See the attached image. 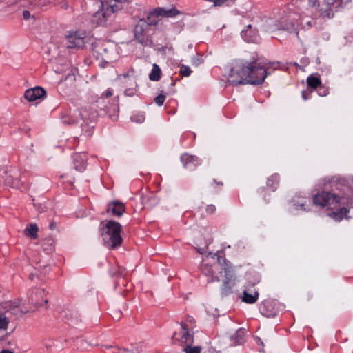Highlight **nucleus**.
Instances as JSON below:
<instances>
[{
  "label": "nucleus",
  "mask_w": 353,
  "mask_h": 353,
  "mask_svg": "<svg viewBox=\"0 0 353 353\" xmlns=\"http://www.w3.org/2000/svg\"><path fill=\"white\" fill-rule=\"evenodd\" d=\"M79 115V121H82L81 127L85 136H90L92 134L93 127H90L89 123L94 121L97 117V113L90 106L82 107L77 109L75 112Z\"/></svg>",
  "instance_id": "nucleus-7"
},
{
  "label": "nucleus",
  "mask_w": 353,
  "mask_h": 353,
  "mask_svg": "<svg viewBox=\"0 0 353 353\" xmlns=\"http://www.w3.org/2000/svg\"><path fill=\"white\" fill-rule=\"evenodd\" d=\"M241 37L248 43H258L260 41L259 35L253 32L250 25L248 26L246 30L241 32Z\"/></svg>",
  "instance_id": "nucleus-18"
},
{
  "label": "nucleus",
  "mask_w": 353,
  "mask_h": 353,
  "mask_svg": "<svg viewBox=\"0 0 353 353\" xmlns=\"http://www.w3.org/2000/svg\"><path fill=\"white\" fill-rule=\"evenodd\" d=\"M181 161H182L184 168L188 169H194L200 164L199 159L192 155L184 154L181 157Z\"/></svg>",
  "instance_id": "nucleus-16"
},
{
  "label": "nucleus",
  "mask_w": 353,
  "mask_h": 353,
  "mask_svg": "<svg viewBox=\"0 0 353 353\" xmlns=\"http://www.w3.org/2000/svg\"><path fill=\"white\" fill-rule=\"evenodd\" d=\"M125 94L128 96H133L135 94V90L132 88L126 89Z\"/></svg>",
  "instance_id": "nucleus-44"
},
{
  "label": "nucleus",
  "mask_w": 353,
  "mask_h": 353,
  "mask_svg": "<svg viewBox=\"0 0 353 353\" xmlns=\"http://www.w3.org/2000/svg\"><path fill=\"white\" fill-rule=\"evenodd\" d=\"M73 159L75 169L77 171H83L86 166V155L84 153L75 154Z\"/></svg>",
  "instance_id": "nucleus-19"
},
{
  "label": "nucleus",
  "mask_w": 353,
  "mask_h": 353,
  "mask_svg": "<svg viewBox=\"0 0 353 353\" xmlns=\"http://www.w3.org/2000/svg\"><path fill=\"white\" fill-rule=\"evenodd\" d=\"M149 25L151 24L149 23L148 19L147 21L142 19L139 21L134 29L135 39L144 46H149L151 43V40L146 34V30Z\"/></svg>",
  "instance_id": "nucleus-10"
},
{
  "label": "nucleus",
  "mask_w": 353,
  "mask_h": 353,
  "mask_svg": "<svg viewBox=\"0 0 353 353\" xmlns=\"http://www.w3.org/2000/svg\"><path fill=\"white\" fill-rule=\"evenodd\" d=\"M223 263H221V266L218 269L220 270V273L222 274H224V277L226 279H232L233 278V268L229 261H225L223 260Z\"/></svg>",
  "instance_id": "nucleus-20"
},
{
  "label": "nucleus",
  "mask_w": 353,
  "mask_h": 353,
  "mask_svg": "<svg viewBox=\"0 0 353 353\" xmlns=\"http://www.w3.org/2000/svg\"><path fill=\"white\" fill-rule=\"evenodd\" d=\"M351 0H324L320 5V15L323 18H331L334 13L343 5L348 3Z\"/></svg>",
  "instance_id": "nucleus-8"
},
{
  "label": "nucleus",
  "mask_w": 353,
  "mask_h": 353,
  "mask_svg": "<svg viewBox=\"0 0 353 353\" xmlns=\"http://www.w3.org/2000/svg\"><path fill=\"white\" fill-rule=\"evenodd\" d=\"M214 183H217L218 185H223V183L221 182H216L215 179H214Z\"/></svg>",
  "instance_id": "nucleus-49"
},
{
  "label": "nucleus",
  "mask_w": 353,
  "mask_h": 353,
  "mask_svg": "<svg viewBox=\"0 0 353 353\" xmlns=\"http://www.w3.org/2000/svg\"><path fill=\"white\" fill-rule=\"evenodd\" d=\"M319 88L318 93L319 96L325 97L329 94V88L327 87L321 85Z\"/></svg>",
  "instance_id": "nucleus-36"
},
{
  "label": "nucleus",
  "mask_w": 353,
  "mask_h": 353,
  "mask_svg": "<svg viewBox=\"0 0 353 353\" xmlns=\"http://www.w3.org/2000/svg\"><path fill=\"white\" fill-rule=\"evenodd\" d=\"M92 51L97 59L105 64L112 63L118 57L114 45L110 43L99 42L93 46Z\"/></svg>",
  "instance_id": "nucleus-5"
},
{
  "label": "nucleus",
  "mask_w": 353,
  "mask_h": 353,
  "mask_svg": "<svg viewBox=\"0 0 353 353\" xmlns=\"http://www.w3.org/2000/svg\"><path fill=\"white\" fill-rule=\"evenodd\" d=\"M46 292L42 288H33L28 292L27 299H16L1 303L0 311L21 315L34 312L39 307L47 303Z\"/></svg>",
  "instance_id": "nucleus-3"
},
{
  "label": "nucleus",
  "mask_w": 353,
  "mask_h": 353,
  "mask_svg": "<svg viewBox=\"0 0 353 353\" xmlns=\"http://www.w3.org/2000/svg\"><path fill=\"white\" fill-rule=\"evenodd\" d=\"M211 243V240L210 239H208L205 241V245L203 247H201L199 244L197 243V247L196 248L198 252L200 254H203L206 250L208 249V245Z\"/></svg>",
  "instance_id": "nucleus-35"
},
{
  "label": "nucleus",
  "mask_w": 353,
  "mask_h": 353,
  "mask_svg": "<svg viewBox=\"0 0 353 353\" xmlns=\"http://www.w3.org/2000/svg\"><path fill=\"white\" fill-rule=\"evenodd\" d=\"M220 266L221 261L219 257H218L217 262L212 265L203 262L201 266V271L203 274L212 277L209 281H219V278L216 275H215V274L216 271L218 270Z\"/></svg>",
  "instance_id": "nucleus-13"
},
{
  "label": "nucleus",
  "mask_w": 353,
  "mask_h": 353,
  "mask_svg": "<svg viewBox=\"0 0 353 353\" xmlns=\"http://www.w3.org/2000/svg\"><path fill=\"white\" fill-rule=\"evenodd\" d=\"M245 333L246 330L245 329L240 328L231 336V340L233 341L235 345H242L245 341Z\"/></svg>",
  "instance_id": "nucleus-23"
},
{
  "label": "nucleus",
  "mask_w": 353,
  "mask_h": 353,
  "mask_svg": "<svg viewBox=\"0 0 353 353\" xmlns=\"http://www.w3.org/2000/svg\"><path fill=\"white\" fill-rule=\"evenodd\" d=\"M184 351H185V353H200L201 348L199 347H191L190 345H186L184 347Z\"/></svg>",
  "instance_id": "nucleus-37"
},
{
  "label": "nucleus",
  "mask_w": 353,
  "mask_h": 353,
  "mask_svg": "<svg viewBox=\"0 0 353 353\" xmlns=\"http://www.w3.org/2000/svg\"><path fill=\"white\" fill-rule=\"evenodd\" d=\"M76 112L77 109L70 111L69 114L63 115L61 117L63 123L68 125L77 123L79 121V115H77Z\"/></svg>",
  "instance_id": "nucleus-21"
},
{
  "label": "nucleus",
  "mask_w": 353,
  "mask_h": 353,
  "mask_svg": "<svg viewBox=\"0 0 353 353\" xmlns=\"http://www.w3.org/2000/svg\"><path fill=\"white\" fill-rule=\"evenodd\" d=\"M35 276H36V275L32 273L29 275V279L31 280H33Z\"/></svg>",
  "instance_id": "nucleus-48"
},
{
  "label": "nucleus",
  "mask_w": 353,
  "mask_h": 353,
  "mask_svg": "<svg viewBox=\"0 0 353 353\" xmlns=\"http://www.w3.org/2000/svg\"><path fill=\"white\" fill-rule=\"evenodd\" d=\"M161 74V68H159V66L157 64L154 63L152 65V71L149 75L150 80L153 81H157L160 79Z\"/></svg>",
  "instance_id": "nucleus-26"
},
{
  "label": "nucleus",
  "mask_w": 353,
  "mask_h": 353,
  "mask_svg": "<svg viewBox=\"0 0 353 353\" xmlns=\"http://www.w3.org/2000/svg\"><path fill=\"white\" fill-rule=\"evenodd\" d=\"M113 94V92H112V90L110 89V88H108V90H106L101 95L102 97H105V98H109L110 97H112Z\"/></svg>",
  "instance_id": "nucleus-40"
},
{
  "label": "nucleus",
  "mask_w": 353,
  "mask_h": 353,
  "mask_svg": "<svg viewBox=\"0 0 353 353\" xmlns=\"http://www.w3.org/2000/svg\"><path fill=\"white\" fill-rule=\"evenodd\" d=\"M348 213V210L346 208L343 207L339 210L332 212L330 213V216L336 221H341L345 217Z\"/></svg>",
  "instance_id": "nucleus-27"
},
{
  "label": "nucleus",
  "mask_w": 353,
  "mask_h": 353,
  "mask_svg": "<svg viewBox=\"0 0 353 353\" xmlns=\"http://www.w3.org/2000/svg\"><path fill=\"white\" fill-rule=\"evenodd\" d=\"M9 323L10 319L5 314H0V334L7 332Z\"/></svg>",
  "instance_id": "nucleus-30"
},
{
  "label": "nucleus",
  "mask_w": 353,
  "mask_h": 353,
  "mask_svg": "<svg viewBox=\"0 0 353 353\" xmlns=\"http://www.w3.org/2000/svg\"><path fill=\"white\" fill-rule=\"evenodd\" d=\"M302 98L304 100L308 99L310 98V93L307 92V91H303L302 92Z\"/></svg>",
  "instance_id": "nucleus-45"
},
{
  "label": "nucleus",
  "mask_w": 353,
  "mask_h": 353,
  "mask_svg": "<svg viewBox=\"0 0 353 353\" xmlns=\"http://www.w3.org/2000/svg\"><path fill=\"white\" fill-rule=\"evenodd\" d=\"M23 19L25 20L30 19L32 17L30 12L28 10H23L22 12Z\"/></svg>",
  "instance_id": "nucleus-42"
},
{
  "label": "nucleus",
  "mask_w": 353,
  "mask_h": 353,
  "mask_svg": "<svg viewBox=\"0 0 353 353\" xmlns=\"http://www.w3.org/2000/svg\"><path fill=\"white\" fill-rule=\"evenodd\" d=\"M107 212L113 216L119 217L125 212V206L121 202L112 201L108 205Z\"/></svg>",
  "instance_id": "nucleus-17"
},
{
  "label": "nucleus",
  "mask_w": 353,
  "mask_h": 353,
  "mask_svg": "<svg viewBox=\"0 0 353 353\" xmlns=\"http://www.w3.org/2000/svg\"><path fill=\"white\" fill-rule=\"evenodd\" d=\"M131 120L134 122L142 123L145 120V117L143 114L133 115L131 117Z\"/></svg>",
  "instance_id": "nucleus-39"
},
{
  "label": "nucleus",
  "mask_w": 353,
  "mask_h": 353,
  "mask_svg": "<svg viewBox=\"0 0 353 353\" xmlns=\"http://www.w3.org/2000/svg\"><path fill=\"white\" fill-rule=\"evenodd\" d=\"M0 353H14V352L10 350H3L0 352Z\"/></svg>",
  "instance_id": "nucleus-47"
},
{
  "label": "nucleus",
  "mask_w": 353,
  "mask_h": 353,
  "mask_svg": "<svg viewBox=\"0 0 353 353\" xmlns=\"http://www.w3.org/2000/svg\"><path fill=\"white\" fill-rule=\"evenodd\" d=\"M46 95V91L41 87H35L28 89L25 92L24 97L28 101H34L43 99Z\"/></svg>",
  "instance_id": "nucleus-15"
},
{
  "label": "nucleus",
  "mask_w": 353,
  "mask_h": 353,
  "mask_svg": "<svg viewBox=\"0 0 353 353\" xmlns=\"http://www.w3.org/2000/svg\"><path fill=\"white\" fill-rule=\"evenodd\" d=\"M310 201L307 199H303L301 201L294 200V205L297 210H303V211H308L309 210V205Z\"/></svg>",
  "instance_id": "nucleus-31"
},
{
  "label": "nucleus",
  "mask_w": 353,
  "mask_h": 353,
  "mask_svg": "<svg viewBox=\"0 0 353 353\" xmlns=\"http://www.w3.org/2000/svg\"><path fill=\"white\" fill-rule=\"evenodd\" d=\"M99 65L102 68H104L105 67V65L103 63H100Z\"/></svg>",
  "instance_id": "nucleus-51"
},
{
  "label": "nucleus",
  "mask_w": 353,
  "mask_h": 353,
  "mask_svg": "<svg viewBox=\"0 0 353 353\" xmlns=\"http://www.w3.org/2000/svg\"><path fill=\"white\" fill-rule=\"evenodd\" d=\"M325 185L330 188L332 192L321 191L313 196L314 205L320 207L327 208L329 210L337 208L341 204H346V199H350L353 196V176L347 179L332 176L325 178Z\"/></svg>",
  "instance_id": "nucleus-2"
},
{
  "label": "nucleus",
  "mask_w": 353,
  "mask_h": 353,
  "mask_svg": "<svg viewBox=\"0 0 353 353\" xmlns=\"http://www.w3.org/2000/svg\"><path fill=\"white\" fill-rule=\"evenodd\" d=\"M258 298V292L255 291L254 294H249L247 290H244L242 301L246 303L252 304L257 301Z\"/></svg>",
  "instance_id": "nucleus-24"
},
{
  "label": "nucleus",
  "mask_w": 353,
  "mask_h": 353,
  "mask_svg": "<svg viewBox=\"0 0 353 353\" xmlns=\"http://www.w3.org/2000/svg\"><path fill=\"white\" fill-rule=\"evenodd\" d=\"M65 318L68 320V323L70 324H77L79 322V315L77 313L65 315Z\"/></svg>",
  "instance_id": "nucleus-33"
},
{
  "label": "nucleus",
  "mask_w": 353,
  "mask_h": 353,
  "mask_svg": "<svg viewBox=\"0 0 353 353\" xmlns=\"http://www.w3.org/2000/svg\"><path fill=\"white\" fill-rule=\"evenodd\" d=\"M55 228H56V223L55 222L50 223V229L51 230H54Z\"/></svg>",
  "instance_id": "nucleus-46"
},
{
  "label": "nucleus",
  "mask_w": 353,
  "mask_h": 353,
  "mask_svg": "<svg viewBox=\"0 0 353 353\" xmlns=\"http://www.w3.org/2000/svg\"><path fill=\"white\" fill-rule=\"evenodd\" d=\"M279 182V175L278 174H274L268 179L267 185L273 190H275L278 186Z\"/></svg>",
  "instance_id": "nucleus-29"
},
{
  "label": "nucleus",
  "mask_w": 353,
  "mask_h": 353,
  "mask_svg": "<svg viewBox=\"0 0 353 353\" xmlns=\"http://www.w3.org/2000/svg\"><path fill=\"white\" fill-rule=\"evenodd\" d=\"M272 64H273V65H275V64H276V65L278 66L279 63H273Z\"/></svg>",
  "instance_id": "nucleus-52"
},
{
  "label": "nucleus",
  "mask_w": 353,
  "mask_h": 353,
  "mask_svg": "<svg viewBox=\"0 0 353 353\" xmlns=\"http://www.w3.org/2000/svg\"><path fill=\"white\" fill-rule=\"evenodd\" d=\"M295 3H300V6L303 7H314L316 5V0H293Z\"/></svg>",
  "instance_id": "nucleus-32"
},
{
  "label": "nucleus",
  "mask_w": 353,
  "mask_h": 353,
  "mask_svg": "<svg viewBox=\"0 0 353 353\" xmlns=\"http://www.w3.org/2000/svg\"><path fill=\"white\" fill-rule=\"evenodd\" d=\"M306 81L308 87L313 90L317 89L321 85L320 75L317 73L310 75L307 78Z\"/></svg>",
  "instance_id": "nucleus-22"
},
{
  "label": "nucleus",
  "mask_w": 353,
  "mask_h": 353,
  "mask_svg": "<svg viewBox=\"0 0 353 353\" xmlns=\"http://www.w3.org/2000/svg\"><path fill=\"white\" fill-rule=\"evenodd\" d=\"M173 338L176 340H180L187 345H190L193 343V336L190 334L186 323H181L180 332H175Z\"/></svg>",
  "instance_id": "nucleus-14"
},
{
  "label": "nucleus",
  "mask_w": 353,
  "mask_h": 353,
  "mask_svg": "<svg viewBox=\"0 0 353 353\" xmlns=\"http://www.w3.org/2000/svg\"><path fill=\"white\" fill-rule=\"evenodd\" d=\"M179 14L180 12L175 8H157L149 13L148 15V19L149 20V23L152 25H156L158 23L156 17H174Z\"/></svg>",
  "instance_id": "nucleus-9"
},
{
  "label": "nucleus",
  "mask_w": 353,
  "mask_h": 353,
  "mask_svg": "<svg viewBox=\"0 0 353 353\" xmlns=\"http://www.w3.org/2000/svg\"><path fill=\"white\" fill-rule=\"evenodd\" d=\"M101 234L104 244L109 248L115 249L121 245V225L114 221H108L101 223Z\"/></svg>",
  "instance_id": "nucleus-4"
},
{
  "label": "nucleus",
  "mask_w": 353,
  "mask_h": 353,
  "mask_svg": "<svg viewBox=\"0 0 353 353\" xmlns=\"http://www.w3.org/2000/svg\"><path fill=\"white\" fill-rule=\"evenodd\" d=\"M270 65V62L255 57L251 60L236 59L232 64L228 82L233 85L261 84L267 77Z\"/></svg>",
  "instance_id": "nucleus-1"
},
{
  "label": "nucleus",
  "mask_w": 353,
  "mask_h": 353,
  "mask_svg": "<svg viewBox=\"0 0 353 353\" xmlns=\"http://www.w3.org/2000/svg\"><path fill=\"white\" fill-rule=\"evenodd\" d=\"M228 0H214V6H221Z\"/></svg>",
  "instance_id": "nucleus-43"
},
{
  "label": "nucleus",
  "mask_w": 353,
  "mask_h": 353,
  "mask_svg": "<svg viewBox=\"0 0 353 353\" xmlns=\"http://www.w3.org/2000/svg\"><path fill=\"white\" fill-rule=\"evenodd\" d=\"M234 285L232 279H226L223 281V285L221 288V292L224 295H228L232 292V287Z\"/></svg>",
  "instance_id": "nucleus-28"
},
{
  "label": "nucleus",
  "mask_w": 353,
  "mask_h": 353,
  "mask_svg": "<svg viewBox=\"0 0 353 353\" xmlns=\"http://www.w3.org/2000/svg\"><path fill=\"white\" fill-rule=\"evenodd\" d=\"M86 32L84 30H77L69 32L66 36V46L68 48H82L85 45Z\"/></svg>",
  "instance_id": "nucleus-11"
},
{
  "label": "nucleus",
  "mask_w": 353,
  "mask_h": 353,
  "mask_svg": "<svg viewBox=\"0 0 353 353\" xmlns=\"http://www.w3.org/2000/svg\"><path fill=\"white\" fill-rule=\"evenodd\" d=\"M114 112H118V110H119L118 106H117V105H115V107H114Z\"/></svg>",
  "instance_id": "nucleus-50"
},
{
  "label": "nucleus",
  "mask_w": 353,
  "mask_h": 353,
  "mask_svg": "<svg viewBox=\"0 0 353 353\" xmlns=\"http://www.w3.org/2000/svg\"><path fill=\"white\" fill-rule=\"evenodd\" d=\"M100 1L102 8L101 11L97 12L94 15L95 18L101 15L103 17V19L97 23L99 25L105 24L107 15L122 9L128 3V0H100Z\"/></svg>",
  "instance_id": "nucleus-6"
},
{
  "label": "nucleus",
  "mask_w": 353,
  "mask_h": 353,
  "mask_svg": "<svg viewBox=\"0 0 353 353\" xmlns=\"http://www.w3.org/2000/svg\"><path fill=\"white\" fill-rule=\"evenodd\" d=\"M37 232L38 227L35 223H30L23 231L26 236H30L33 239L37 237Z\"/></svg>",
  "instance_id": "nucleus-25"
},
{
  "label": "nucleus",
  "mask_w": 353,
  "mask_h": 353,
  "mask_svg": "<svg viewBox=\"0 0 353 353\" xmlns=\"http://www.w3.org/2000/svg\"><path fill=\"white\" fill-rule=\"evenodd\" d=\"M179 73L183 77H189L192 73V70L189 66L181 65L180 67Z\"/></svg>",
  "instance_id": "nucleus-34"
},
{
  "label": "nucleus",
  "mask_w": 353,
  "mask_h": 353,
  "mask_svg": "<svg viewBox=\"0 0 353 353\" xmlns=\"http://www.w3.org/2000/svg\"><path fill=\"white\" fill-rule=\"evenodd\" d=\"M18 172L17 170H10L9 172L4 169H0V179H3L7 185L19 188L21 185V181L17 178Z\"/></svg>",
  "instance_id": "nucleus-12"
},
{
  "label": "nucleus",
  "mask_w": 353,
  "mask_h": 353,
  "mask_svg": "<svg viewBox=\"0 0 353 353\" xmlns=\"http://www.w3.org/2000/svg\"><path fill=\"white\" fill-rule=\"evenodd\" d=\"M215 211H216V207L214 205H208L206 207V212L210 214H214L215 212Z\"/></svg>",
  "instance_id": "nucleus-41"
},
{
  "label": "nucleus",
  "mask_w": 353,
  "mask_h": 353,
  "mask_svg": "<svg viewBox=\"0 0 353 353\" xmlns=\"http://www.w3.org/2000/svg\"><path fill=\"white\" fill-rule=\"evenodd\" d=\"M165 100V96L163 94H159L157 97L154 99L155 103L161 106L163 104L164 101Z\"/></svg>",
  "instance_id": "nucleus-38"
}]
</instances>
